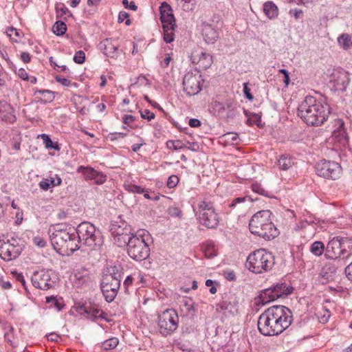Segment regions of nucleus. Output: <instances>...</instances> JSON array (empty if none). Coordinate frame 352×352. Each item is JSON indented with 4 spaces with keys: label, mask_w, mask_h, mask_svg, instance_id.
<instances>
[{
    "label": "nucleus",
    "mask_w": 352,
    "mask_h": 352,
    "mask_svg": "<svg viewBox=\"0 0 352 352\" xmlns=\"http://www.w3.org/2000/svg\"><path fill=\"white\" fill-rule=\"evenodd\" d=\"M293 321L291 310L283 305H274L262 313L258 320V329L265 336H278Z\"/></svg>",
    "instance_id": "f257e3e1"
},
{
    "label": "nucleus",
    "mask_w": 352,
    "mask_h": 352,
    "mask_svg": "<svg viewBox=\"0 0 352 352\" xmlns=\"http://www.w3.org/2000/svg\"><path fill=\"white\" fill-rule=\"evenodd\" d=\"M331 113L324 99L307 96L298 107V116L309 126H320Z\"/></svg>",
    "instance_id": "f03ea898"
},
{
    "label": "nucleus",
    "mask_w": 352,
    "mask_h": 352,
    "mask_svg": "<svg viewBox=\"0 0 352 352\" xmlns=\"http://www.w3.org/2000/svg\"><path fill=\"white\" fill-rule=\"evenodd\" d=\"M271 215L269 210H260L254 214L249 223L251 233L266 240L278 236L279 232L272 221Z\"/></svg>",
    "instance_id": "7ed1b4c3"
},
{
    "label": "nucleus",
    "mask_w": 352,
    "mask_h": 352,
    "mask_svg": "<svg viewBox=\"0 0 352 352\" xmlns=\"http://www.w3.org/2000/svg\"><path fill=\"white\" fill-rule=\"evenodd\" d=\"M151 239L150 234L144 230L138 231V234H132L125 245L128 255L137 261L146 259L150 255L148 242Z\"/></svg>",
    "instance_id": "20e7f679"
},
{
    "label": "nucleus",
    "mask_w": 352,
    "mask_h": 352,
    "mask_svg": "<svg viewBox=\"0 0 352 352\" xmlns=\"http://www.w3.org/2000/svg\"><path fill=\"white\" fill-rule=\"evenodd\" d=\"M76 241L80 248L85 246L89 250H95L102 244V236L100 230L91 223L84 221L80 223L75 231Z\"/></svg>",
    "instance_id": "39448f33"
},
{
    "label": "nucleus",
    "mask_w": 352,
    "mask_h": 352,
    "mask_svg": "<svg viewBox=\"0 0 352 352\" xmlns=\"http://www.w3.org/2000/svg\"><path fill=\"white\" fill-rule=\"evenodd\" d=\"M51 243L54 250L60 254H69L80 248L76 241L75 231H57L56 234H50Z\"/></svg>",
    "instance_id": "423d86ee"
},
{
    "label": "nucleus",
    "mask_w": 352,
    "mask_h": 352,
    "mask_svg": "<svg viewBox=\"0 0 352 352\" xmlns=\"http://www.w3.org/2000/svg\"><path fill=\"white\" fill-rule=\"evenodd\" d=\"M274 263V257L270 252L258 249L249 254L245 266L253 273L261 274L272 270Z\"/></svg>",
    "instance_id": "0eeeda50"
},
{
    "label": "nucleus",
    "mask_w": 352,
    "mask_h": 352,
    "mask_svg": "<svg viewBox=\"0 0 352 352\" xmlns=\"http://www.w3.org/2000/svg\"><path fill=\"white\" fill-rule=\"evenodd\" d=\"M194 212L200 224L208 229H215L219 223L218 214L210 202L201 201L198 204L197 210Z\"/></svg>",
    "instance_id": "6e6552de"
},
{
    "label": "nucleus",
    "mask_w": 352,
    "mask_h": 352,
    "mask_svg": "<svg viewBox=\"0 0 352 352\" xmlns=\"http://www.w3.org/2000/svg\"><path fill=\"white\" fill-rule=\"evenodd\" d=\"M294 288L285 282H278L269 288L265 289L259 294L258 302L265 305L280 298H284L292 294Z\"/></svg>",
    "instance_id": "1a4fd4ad"
},
{
    "label": "nucleus",
    "mask_w": 352,
    "mask_h": 352,
    "mask_svg": "<svg viewBox=\"0 0 352 352\" xmlns=\"http://www.w3.org/2000/svg\"><path fill=\"white\" fill-rule=\"evenodd\" d=\"M109 230L119 247L125 245L126 241L133 234L131 226L120 215L111 222Z\"/></svg>",
    "instance_id": "9d476101"
},
{
    "label": "nucleus",
    "mask_w": 352,
    "mask_h": 352,
    "mask_svg": "<svg viewBox=\"0 0 352 352\" xmlns=\"http://www.w3.org/2000/svg\"><path fill=\"white\" fill-rule=\"evenodd\" d=\"M179 318L175 309H168L158 316L160 332L163 336H167L175 331L178 327Z\"/></svg>",
    "instance_id": "9b49d317"
},
{
    "label": "nucleus",
    "mask_w": 352,
    "mask_h": 352,
    "mask_svg": "<svg viewBox=\"0 0 352 352\" xmlns=\"http://www.w3.org/2000/svg\"><path fill=\"white\" fill-rule=\"evenodd\" d=\"M31 282L35 288L48 290L55 287L56 277L52 270H41L33 273Z\"/></svg>",
    "instance_id": "f8f14e48"
},
{
    "label": "nucleus",
    "mask_w": 352,
    "mask_h": 352,
    "mask_svg": "<svg viewBox=\"0 0 352 352\" xmlns=\"http://www.w3.org/2000/svg\"><path fill=\"white\" fill-rule=\"evenodd\" d=\"M23 249V245L20 240L14 238L7 241L0 240V257L4 261H9L16 258Z\"/></svg>",
    "instance_id": "ddd939ff"
},
{
    "label": "nucleus",
    "mask_w": 352,
    "mask_h": 352,
    "mask_svg": "<svg viewBox=\"0 0 352 352\" xmlns=\"http://www.w3.org/2000/svg\"><path fill=\"white\" fill-rule=\"evenodd\" d=\"M316 174L322 177L337 179L342 175V167L336 162L322 160L318 162L315 167Z\"/></svg>",
    "instance_id": "4468645a"
},
{
    "label": "nucleus",
    "mask_w": 352,
    "mask_h": 352,
    "mask_svg": "<svg viewBox=\"0 0 352 352\" xmlns=\"http://www.w3.org/2000/svg\"><path fill=\"white\" fill-rule=\"evenodd\" d=\"M121 280L112 279L110 276H102L100 283L101 291L105 300L111 302L118 294Z\"/></svg>",
    "instance_id": "2eb2a0df"
},
{
    "label": "nucleus",
    "mask_w": 352,
    "mask_h": 352,
    "mask_svg": "<svg viewBox=\"0 0 352 352\" xmlns=\"http://www.w3.org/2000/svg\"><path fill=\"white\" fill-rule=\"evenodd\" d=\"M349 82V75L346 71L343 69L335 70L331 76L329 86L331 89L336 91H344L346 90Z\"/></svg>",
    "instance_id": "dca6fc26"
},
{
    "label": "nucleus",
    "mask_w": 352,
    "mask_h": 352,
    "mask_svg": "<svg viewBox=\"0 0 352 352\" xmlns=\"http://www.w3.org/2000/svg\"><path fill=\"white\" fill-rule=\"evenodd\" d=\"M201 75L194 74L192 72H188L183 78L184 91L187 95L195 96L201 90L200 85Z\"/></svg>",
    "instance_id": "f3484780"
},
{
    "label": "nucleus",
    "mask_w": 352,
    "mask_h": 352,
    "mask_svg": "<svg viewBox=\"0 0 352 352\" xmlns=\"http://www.w3.org/2000/svg\"><path fill=\"white\" fill-rule=\"evenodd\" d=\"M348 240H344L339 236L333 238L328 243L325 248L324 256L327 259L336 260L338 257L343 254L345 250H342V248L345 242Z\"/></svg>",
    "instance_id": "a211bd4d"
},
{
    "label": "nucleus",
    "mask_w": 352,
    "mask_h": 352,
    "mask_svg": "<svg viewBox=\"0 0 352 352\" xmlns=\"http://www.w3.org/2000/svg\"><path fill=\"white\" fill-rule=\"evenodd\" d=\"M190 60L192 64L198 65L201 69H207L213 63L212 56L201 50H195L190 56Z\"/></svg>",
    "instance_id": "6ab92c4d"
},
{
    "label": "nucleus",
    "mask_w": 352,
    "mask_h": 352,
    "mask_svg": "<svg viewBox=\"0 0 352 352\" xmlns=\"http://www.w3.org/2000/svg\"><path fill=\"white\" fill-rule=\"evenodd\" d=\"M200 27L202 36L206 43L213 44L217 41L219 32L214 23L203 21Z\"/></svg>",
    "instance_id": "aec40b11"
},
{
    "label": "nucleus",
    "mask_w": 352,
    "mask_h": 352,
    "mask_svg": "<svg viewBox=\"0 0 352 352\" xmlns=\"http://www.w3.org/2000/svg\"><path fill=\"white\" fill-rule=\"evenodd\" d=\"M78 311L81 315H85L89 319L96 320L99 318L104 319L107 320L105 316L107 315L103 311L92 307L91 305H83L78 307Z\"/></svg>",
    "instance_id": "412c9836"
},
{
    "label": "nucleus",
    "mask_w": 352,
    "mask_h": 352,
    "mask_svg": "<svg viewBox=\"0 0 352 352\" xmlns=\"http://www.w3.org/2000/svg\"><path fill=\"white\" fill-rule=\"evenodd\" d=\"M256 200L257 199H253L248 195L236 197L229 204V207L236 210L238 212L243 213L250 207L252 203Z\"/></svg>",
    "instance_id": "4be33fe9"
},
{
    "label": "nucleus",
    "mask_w": 352,
    "mask_h": 352,
    "mask_svg": "<svg viewBox=\"0 0 352 352\" xmlns=\"http://www.w3.org/2000/svg\"><path fill=\"white\" fill-rule=\"evenodd\" d=\"M98 47L105 56L114 58L117 55L118 45L112 38H105L99 43Z\"/></svg>",
    "instance_id": "5701e85b"
},
{
    "label": "nucleus",
    "mask_w": 352,
    "mask_h": 352,
    "mask_svg": "<svg viewBox=\"0 0 352 352\" xmlns=\"http://www.w3.org/2000/svg\"><path fill=\"white\" fill-rule=\"evenodd\" d=\"M214 107L218 111L219 113H223L226 111H228L227 117L234 116L235 115L236 104L235 102L229 99L226 100L225 102H216Z\"/></svg>",
    "instance_id": "b1692460"
},
{
    "label": "nucleus",
    "mask_w": 352,
    "mask_h": 352,
    "mask_svg": "<svg viewBox=\"0 0 352 352\" xmlns=\"http://www.w3.org/2000/svg\"><path fill=\"white\" fill-rule=\"evenodd\" d=\"M0 118L2 120L11 123L16 120L12 107L6 101H0Z\"/></svg>",
    "instance_id": "393cba45"
},
{
    "label": "nucleus",
    "mask_w": 352,
    "mask_h": 352,
    "mask_svg": "<svg viewBox=\"0 0 352 352\" xmlns=\"http://www.w3.org/2000/svg\"><path fill=\"white\" fill-rule=\"evenodd\" d=\"M180 308L187 316L193 317L197 312V308L192 299L188 297H184L180 301Z\"/></svg>",
    "instance_id": "a878e982"
},
{
    "label": "nucleus",
    "mask_w": 352,
    "mask_h": 352,
    "mask_svg": "<svg viewBox=\"0 0 352 352\" xmlns=\"http://www.w3.org/2000/svg\"><path fill=\"white\" fill-rule=\"evenodd\" d=\"M123 274L121 265L117 264L107 266L102 276H110L112 279L121 280Z\"/></svg>",
    "instance_id": "bb28decb"
},
{
    "label": "nucleus",
    "mask_w": 352,
    "mask_h": 352,
    "mask_svg": "<svg viewBox=\"0 0 352 352\" xmlns=\"http://www.w3.org/2000/svg\"><path fill=\"white\" fill-rule=\"evenodd\" d=\"M237 301L235 297L231 298L230 300H223L217 305V311H227L229 313H234L236 311Z\"/></svg>",
    "instance_id": "cd10ccee"
},
{
    "label": "nucleus",
    "mask_w": 352,
    "mask_h": 352,
    "mask_svg": "<svg viewBox=\"0 0 352 352\" xmlns=\"http://www.w3.org/2000/svg\"><path fill=\"white\" fill-rule=\"evenodd\" d=\"M335 125L337 126V129L333 131V137L338 138L339 141L345 144L346 142V137L344 128V122L340 119H336Z\"/></svg>",
    "instance_id": "c85d7f7f"
},
{
    "label": "nucleus",
    "mask_w": 352,
    "mask_h": 352,
    "mask_svg": "<svg viewBox=\"0 0 352 352\" xmlns=\"http://www.w3.org/2000/svg\"><path fill=\"white\" fill-rule=\"evenodd\" d=\"M263 12L270 19H274L278 15V9L272 1H267L263 4Z\"/></svg>",
    "instance_id": "c756f323"
},
{
    "label": "nucleus",
    "mask_w": 352,
    "mask_h": 352,
    "mask_svg": "<svg viewBox=\"0 0 352 352\" xmlns=\"http://www.w3.org/2000/svg\"><path fill=\"white\" fill-rule=\"evenodd\" d=\"M296 163L295 159L287 155H282L278 160V168L283 170H287L292 167Z\"/></svg>",
    "instance_id": "7c9ffc66"
},
{
    "label": "nucleus",
    "mask_w": 352,
    "mask_h": 352,
    "mask_svg": "<svg viewBox=\"0 0 352 352\" xmlns=\"http://www.w3.org/2000/svg\"><path fill=\"white\" fill-rule=\"evenodd\" d=\"M38 138H41L43 140L46 148L54 149L57 151H60V148L58 143L53 142L50 135L45 133H42L38 135Z\"/></svg>",
    "instance_id": "2f4dec72"
},
{
    "label": "nucleus",
    "mask_w": 352,
    "mask_h": 352,
    "mask_svg": "<svg viewBox=\"0 0 352 352\" xmlns=\"http://www.w3.org/2000/svg\"><path fill=\"white\" fill-rule=\"evenodd\" d=\"M309 250L314 256H320L325 252V246L322 241H316L311 244Z\"/></svg>",
    "instance_id": "473e14b6"
},
{
    "label": "nucleus",
    "mask_w": 352,
    "mask_h": 352,
    "mask_svg": "<svg viewBox=\"0 0 352 352\" xmlns=\"http://www.w3.org/2000/svg\"><path fill=\"white\" fill-rule=\"evenodd\" d=\"M78 173H81L84 175L85 179L94 180L97 170L90 166H80L77 169Z\"/></svg>",
    "instance_id": "72a5a7b5"
},
{
    "label": "nucleus",
    "mask_w": 352,
    "mask_h": 352,
    "mask_svg": "<svg viewBox=\"0 0 352 352\" xmlns=\"http://www.w3.org/2000/svg\"><path fill=\"white\" fill-rule=\"evenodd\" d=\"M160 19L163 27L176 26L175 19L173 12L170 14H167L166 12V14H162V15H160Z\"/></svg>",
    "instance_id": "f704fd0d"
},
{
    "label": "nucleus",
    "mask_w": 352,
    "mask_h": 352,
    "mask_svg": "<svg viewBox=\"0 0 352 352\" xmlns=\"http://www.w3.org/2000/svg\"><path fill=\"white\" fill-rule=\"evenodd\" d=\"M338 42L339 45L344 50H348L352 44L351 38L347 34H341L338 38Z\"/></svg>",
    "instance_id": "c9c22d12"
},
{
    "label": "nucleus",
    "mask_w": 352,
    "mask_h": 352,
    "mask_svg": "<svg viewBox=\"0 0 352 352\" xmlns=\"http://www.w3.org/2000/svg\"><path fill=\"white\" fill-rule=\"evenodd\" d=\"M176 26L163 27L164 40L166 43H170L174 41V30Z\"/></svg>",
    "instance_id": "e433bc0d"
},
{
    "label": "nucleus",
    "mask_w": 352,
    "mask_h": 352,
    "mask_svg": "<svg viewBox=\"0 0 352 352\" xmlns=\"http://www.w3.org/2000/svg\"><path fill=\"white\" fill-rule=\"evenodd\" d=\"M52 30L57 36H63L66 32L67 25L63 21H58L53 25Z\"/></svg>",
    "instance_id": "4c0bfd02"
},
{
    "label": "nucleus",
    "mask_w": 352,
    "mask_h": 352,
    "mask_svg": "<svg viewBox=\"0 0 352 352\" xmlns=\"http://www.w3.org/2000/svg\"><path fill=\"white\" fill-rule=\"evenodd\" d=\"M39 94L43 96V101L45 103L51 102L54 100V92L47 89H39L35 91V94Z\"/></svg>",
    "instance_id": "58836bf2"
},
{
    "label": "nucleus",
    "mask_w": 352,
    "mask_h": 352,
    "mask_svg": "<svg viewBox=\"0 0 352 352\" xmlns=\"http://www.w3.org/2000/svg\"><path fill=\"white\" fill-rule=\"evenodd\" d=\"M46 303L50 304V307H54L57 311H60L63 307L64 305L60 302L56 297L54 296L46 297Z\"/></svg>",
    "instance_id": "ea45409f"
},
{
    "label": "nucleus",
    "mask_w": 352,
    "mask_h": 352,
    "mask_svg": "<svg viewBox=\"0 0 352 352\" xmlns=\"http://www.w3.org/2000/svg\"><path fill=\"white\" fill-rule=\"evenodd\" d=\"M119 343L117 338H109L102 343V348L106 351L115 349Z\"/></svg>",
    "instance_id": "a19ab883"
},
{
    "label": "nucleus",
    "mask_w": 352,
    "mask_h": 352,
    "mask_svg": "<svg viewBox=\"0 0 352 352\" xmlns=\"http://www.w3.org/2000/svg\"><path fill=\"white\" fill-rule=\"evenodd\" d=\"M73 231L74 229H72L71 227H68L66 224L63 223H58L54 226H50L49 229V234L54 233L56 234L57 231Z\"/></svg>",
    "instance_id": "79ce46f5"
},
{
    "label": "nucleus",
    "mask_w": 352,
    "mask_h": 352,
    "mask_svg": "<svg viewBox=\"0 0 352 352\" xmlns=\"http://www.w3.org/2000/svg\"><path fill=\"white\" fill-rule=\"evenodd\" d=\"M251 188L253 192L258 195H263L267 197H270V193L258 183L252 184Z\"/></svg>",
    "instance_id": "37998d69"
},
{
    "label": "nucleus",
    "mask_w": 352,
    "mask_h": 352,
    "mask_svg": "<svg viewBox=\"0 0 352 352\" xmlns=\"http://www.w3.org/2000/svg\"><path fill=\"white\" fill-rule=\"evenodd\" d=\"M338 267L335 263H328L326 265L324 270L325 271L324 276H327V278L332 277L336 274Z\"/></svg>",
    "instance_id": "c03bdc74"
},
{
    "label": "nucleus",
    "mask_w": 352,
    "mask_h": 352,
    "mask_svg": "<svg viewBox=\"0 0 352 352\" xmlns=\"http://www.w3.org/2000/svg\"><path fill=\"white\" fill-rule=\"evenodd\" d=\"M5 333L4 338L8 342L12 343L13 336L14 328L10 324H6L4 327Z\"/></svg>",
    "instance_id": "a18cd8bd"
},
{
    "label": "nucleus",
    "mask_w": 352,
    "mask_h": 352,
    "mask_svg": "<svg viewBox=\"0 0 352 352\" xmlns=\"http://www.w3.org/2000/svg\"><path fill=\"white\" fill-rule=\"evenodd\" d=\"M125 188L129 192H133V193L142 194L145 192V188H142V187L135 185V184H132L126 185Z\"/></svg>",
    "instance_id": "49530a36"
},
{
    "label": "nucleus",
    "mask_w": 352,
    "mask_h": 352,
    "mask_svg": "<svg viewBox=\"0 0 352 352\" xmlns=\"http://www.w3.org/2000/svg\"><path fill=\"white\" fill-rule=\"evenodd\" d=\"M205 256L208 258H212L217 255L216 250L213 245H207L204 250Z\"/></svg>",
    "instance_id": "de8ad7c7"
},
{
    "label": "nucleus",
    "mask_w": 352,
    "mask_h": 352,
    "mask_svg": "<svg viewBox=\"0 0 352 352\" xmlns=\"http://www.w3.org/2000/svg\"><path fill=\"white\" fill-rule=\"evenodd\" d=\"M85 54L83 51L79 50L76 52L74 56V61L77 64H82L85 62Z\"/></svg>",
    "instance_id": "09e8293b"
},
{
    "label": "nucleus",
    "mask_w": 352,
    "mask_h": 352,
    "mask_svg": "<svg viewBox=\"0 0 352 352\" xmlns=\"http://www.w3.org/2000/svg\"><path fill=\"white\" fill-rule=\"evenodd\" d=\"M57 17H61L69 12L68 8L63 4H58L56 7Z\"/></svg>",
    "instance_id": "8fccbe9b"
},
{
    "label": "nucleus",
    "mask_w": 352,
    "mask_h": 352,
    "mask_svg": "<svg viewBox=\"0 0 352 352\" xmlns=\"http://www.w3.org/2000/svg\"><path fill=\"white\" fill-rule=\"evenodd\" d=\"M39 186L41 189L47 190L50 188L54 186V184L53 183L52 180L45 179L39 182Z\"/></svg>",
    "instance_id": "3c124183"
},
{
    "label": "nucleus",
    "mask_w": 352,
    "mask_h": 352,
    "mask_svg": "<svg viewBox=\"0 0 352 352\" xmlns=\"http://www.w3.org/2000/svg\"><path fill=\"white\" fill-rule=\"evenodd\" d=\"M94 180L95 183L97 184H102L107 180V175L102 173V172L97 171V174L96 175Z\"/></svg>",
    "instance_id": "603ef678"
},
{
    "label": "nucleus",
    "mask_w": 352,
    "mask_h": 352,
    "mask_svg": "<svg viewBox=\"0 0 352 352\" xmlns=\"http://www.w3.org/2000/svg\"><path fill=\"white\" fill-rule=\"evenodd\" d=\"M226 140L231 142L232 144L237 143L239 135L236 133H228L224 135Z\"/></svg>",
    "instance_id": "864d4df0"
},
{
    "label": "nucleus",
    "mask_w": 352,
    "mask_h": 352,
    "mask_svg": "<svg viewBox=\"0 0 352 352\" xmlns=\"http://www.w3.org/2000/svg\"><path fill=\"white\" fill-rule=\"evenodd\" d=\"M179 182V178L177 175H173L170 176L167 180V186L169 188H174Z\"/></svg>",
    "instance_id": "5fc2aeb1"
},
{
    "label": "nucleus",
    "mask_w": 352,
    "mask_h": 352,
    "mask_svg": "<svg viewBox=\"0 0 352 352\" xmlns=\"http://www.w3.org/2000/svg\"><path fill=\"white\" fill-rule=\"evenodd\" d=\"M140 115L143 119H146L148 121H151V120L154 119L155 117V113L153 112H151L148 109L140 111Z\"/></svg>",
    "instance_id": "6e6d98bb"
},
{
    "label": "nucleus",
    "mask_w": 352,
    "mask_h": 352,
    "mask_svg": "<svg viewBox=\"0 0 352 352\" xmlns=\"http://www.w3.org/2000/svg\"><path fill=\"white\" fill-rule=\"evenodd\" d=\"M13 276L18 282L21 283V285H23L24 289L27 291L28 289H27L26 283H25V278H24L23 275L21 273H18L16 272H14L13 273Z\"/></svg>",
    "instance_id": "4d7b16f0"
},
{
    "label": "nucleus",
    "mask_w": 352,
    "mask_h": 352,
    "mask_svg": "<svg viewBox=\"0 0 352 352\" xmlns=\"http://www.w3.org/2000/svg\"><path fill=\"white\" fill-rule=\"evenodd\" d=\"M166 144L169 148L172 146L175 151L182 148V142L179 140H169L167 142Z\"/></svg>",
    "instance_id": "13d9d810"
},
{
    "label": "nucleus",
    "mask_w": 352,
    "mask_h": 352,
    "mask_svg": "<svg viewBox=\"0 0 352 352\" xmlns=\"http://www.w3.org/2000/svg\"><path fill=\"white\" fill-rule=\"evenodd\" d=\"M261 121V118L256 113H252V116L247 120V124L250 126L253 124H258V122Z\"/></svg>",
    "instance_id": "bf43d9fd"
},
{
    "label": "nucleus",
    "mask_w": 352,
    "mask_h": 352,
    "mask_svg": "<svg viewBox=\"0 0 352 352\" xmlns=\"http://www.w3.org/2000/svg\"><path fill=\"white\" fill-rule=\"evenodd\" d=\"M168 214L171 217H182V210L177 207H170L168 209Z\"/></svg>",
    "instance_id": "052dcab7"
},
{
    "label": "nucleus",
    "mask_w": 352,
    "mask_h": 352,
    "mask_svg": "<svg viewBox=\"0 0 352 352\" xmlns=\"http://www.w3.org/2000/svg\"><path fill=\"white\" fill-rule=\"evenodd\" d=\"M173 12L171 7L166 2H163L160 6V15L162 14H170Z\"/></svg>",
    "instance_id": "680f3d73"
},
{
    "label": "nucleus",
    "mask_w": 352,
    "mask_h": 352,
    "mask_svg": "<svg viewBox=\"0 0 352 352\" xmlns=\"http://www.w3.org/2000/svg\"><path fill=\"white\" fill-rule=\"evenodd\" d=\"M122 4L125 8H129L134 11H135L138 9L137 6L133 1L129 2L128 0H123Z\"/></svg>",
    "instance_id": "e2e57ef3"
},
{
    "label": "nucleus",
    "mask_w": 352,
    "mask_h": 352,
    "mask_svg": "<svg viewBox=\"0 0 352 352\" xmlns=\"http://www.w3.org/2000/svg\"><path fill=\"white\" fill-rule=\"evenodd\" d=\"M279 73L283 74V77H284L283 82L286 86H288V85L289 84V82H290L289 72L285 69H280L279 70Z\"/></svg>",
    "instance_id": "0e129e2a"
},
{
    "label": "nucleus",
    "mask_w": 352,
    "mask_h": 352,
    "mask_svg": "<svg viewBox=\"0 0 352 352\" xmlns=\"http://www.w3.org/2000/svg\"><path fill=\"white\" fill-rule=\"evenodd\" d=\"M55 80L57 82H60L61 85L66 86V87H69L72 84L70 80H69L68 79H67L65 78H63L60 76H56L55 77Z\"/></svg>",
    "instance_id": "69168bd1"
},
{
    "label": "nucleus",
    "mask_w": 352,
    "mask_h": 352,
    "mask_svg": "<svg viewBox=\"0 0 352 352\" xmlns=\"http://www.w3.org/2000/svg\"><path fill=\"white\" fill-rule=\"evenodd\" d=\"M224 276L227 280H228L230 281H234L236 280L235 273L232 270L225 271Z\"/></svg>",
    "instance_id": "338daca9"
},
{
    "label": "nucleus",
    "mask_w": 352,
    "mask_h": 352,
    "mask_svg": "<svg viewBox=\"0 0 352 352\" xmlns=\"http://www.w3.org/2000/svg\"><path fill=\"white\" fill-rule=\"evenodd\" d=\"M344 272L348 279L352 281V262L345 267Z\"/></svg>",
    "instance_id": "774afa93"
}]
</instances>
